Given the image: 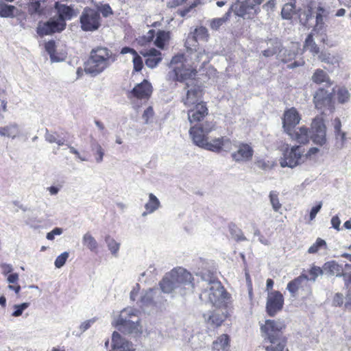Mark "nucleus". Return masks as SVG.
<instances>
[{"mask_svg":"<svg viewBox=\"0 0 351 351\" xmlns=\"http://www.w3.org/2000/svg\"><path fill=\"white\" fill-rule=\"evenodd\" d=\"M187 117L190 123L194 125L189 129V135L193 143L199 147L215 153L230 152L232 149L233 141L228 136L214 138L209 141V134L215 130L214 121L201 123L208 115L209 110L206 101L187 108Z\"/></svg>","mask_w":351,"mask_h":351,"instance_id":"1","label":"nucleus"},{"mask_svg":"<svg viewBox=\"0 0 351 351\" xmlns=\"http://www.w3.org/2000/svg\"><path fill=\"white\" fill-rule=\"evenodd\" d=\"M287 325L283 320L266 319L260 325L263 338L261 347L265 351H289L288 337L285 335Z\"/></svg>","mask_w":351,"mask_h":351,"instance_id":"2","label":"nucleus"},{"mask_svg":"<svg viewBox=\"0 0 351 351\" xmlns=\"http://www.w3.org/2000/svg\"><path fill=\"white\" fill-rule=\"evenodd\" d=\"M193 275L186 269L174 268L167 273L159 282L163 293H170L179 289L182 294H186V290L193 292L195 289Z\"/></svg>","mask_w":351,"mask_h":351,"instance_id":"3","label":"nucleus"},{"mask_svg":"<svg viewBox=\"0 0 351 351\" xmlns=\"http://www.w3.org/2000/svg\"><path fill=\"white\" fill-rule=\"evenodd\" d=\"M287 134L293 141L300 144H307L310 138L318 145L322 146L326 143V127L324 119L317 116L313 119L311 127V132L306 126H302L298 129L293 130Z\"/></svg>","mask_w":351,"mask_h":351,"instance_id":"4","label":"nucleus"},{"mask_svg":"<svg viewBox=\"0 0 351 351\" xmlns=\"http://www.w3.org/2000/svg\"><path fill=\"white\" fill-rule=\"evenodd\" d=\"M313 7L311 0L302 3L298 8H296V0H289L283 5L281 15L285 19H291L295 16L302 25L307 26L313 19Z\"/></svg>","mask_w":351,"mask_h":351,"instance_id":"5","label":"nucleus"},{"mask_svg":"<svg viewBox=\"0 0 351 351\" xmlns=\"http://www.w3.org/2000/svg\"><path fill=\"white\" fill-rule=\"evenodd\" d=\"M209 289L204 290L199 295L202 300H208L217 308L228 309L230 295L218 280H211Z\"/></svg>","mask_w":351,"mask_h":351,"instance_id":"6","label":"nucleus"},{"mask_svg":"<svg viewBox=\"0 0 351 351\" xmlns=\"http://www.w3.org/2000/svg\"><path fill=\"white\" fill-rule=\"evenodd\" d=\"M112 53L106 47H97L90 52L89 73L94 75L102 72L112 58Z\"/></svg>","mask_w":351,"mask_h":351,"instance_id":"7","label":"nucleus"},{"mask_svg":"<svg viewBox=\"0 0 351 351\" xmlns=\"http://www.w3.org/2000/svg\"><path fill=\"white\" fill-rule=\"evenodd\" d=\"M185 56L184 54L178 53L175 55L171 62L170 65L173 67L175 74L174 81L182 82L185 80L195 78L197 71L192 67H186L184 65Z\"/></svg>","mask_w":351,"mask_h":351,"instance_id":"8","label":"nucleus"},{"mask_svg":"<svg viewBox=\"0 0 351 351\" xmlns=\"http://www.w3.org/2000/svg\"><path fill=\"white\" fill-rule=\"evenodd\" d=\"M260 4L253 1L251 4L248 1L237 0L232 4L226 15L230 16L232 12L235 15L246 19H254L258 13L260 9L258 7Z\"/></svg>","mask_w":351,"mask_h":351,"instance_id":"9","label":"nucleus"},{"mask_svg":"<svg viewBox=\"0 0 351 351\" xmlns=\"http://www.w3.org/2000/svg\"><path fill=\"white\" fill-rule=\"evenodd\" d=\"M304 148L300 145L287 147L283 152V156L280 160L281 167L294 168L305 162L304 158Z\"/></svg>","mask_w":351,"mask_h":351,"instance_id":"10","label":"nucleus"},{"mask_svg":"<svg viewBox=\"0 0 351 351\" xmlns=\"http://www.w3.org/2000/svg\"><path fill=\"white\" fill-rule=\"evenodd\" d=\"M313 101L315 108L322 111L323 114L325 110H329L332 112L335 110V101L333 99V93H329L324 88H317L313 97Z\"/></svg>","mask_w":351,"mask_h":351,"instance_id":"11","label":"nucleus"},{"mask_svg":"<svg viewBox=\"0 0 351 351\" xmlns=\"http://www.w3.org/2000/svg\"><path fill=\"white\" fill-rule=\"evenodd\" d=\"M285 304L283 294L279 291H271L267 293L265 310L270 317H274L281 311Z\"/></svg>","mask_w":351,"mask_h":351,"instance_id":"12","label":"nucleus"},{"mask_svg":"<svg viewBox=\"0 0 351 351\" xmlns=\"http://www.w3.org/2000/svg\"><path fill=\"white\" fill-rule=\"evenodd\" d=\"M184 88L186 93L182 97L181 101L186 108L196 105L202 101L204 92L200 86L186 83Z\"/></svg>","mask_w":351,"mask_h":351,"instance_id":"13","label":"nucleus"},{"mask_svg":"<svg viewBox=\"0 0 351 351\" xmlns=\"http://www.w3.org/2000/svg\"><path fill=\"white\" fill-rule=\"evenodd\" d=\"M66 26V22H60L58 19L51 18L46 22L40 21L36 28L37 34L43 37L62 32Z\"/></svg>","mask_w":351,"mask_h":351,"instance_id":"14","label":"nucleus"},{"mask_svg":"<svg viewBox=\"0 0 351 351\" xmlns=\"http://www.w3.org/2000/svg\"><path fill=\"white\" fill-rule=\"evenodd\" d=\"M153 87L147 80H143L141 83L135 85L128 94L129 99L136 98L139 100H148L152 94Z\"/></svg>","mask_w":351,"mask_h":351,"instance_id":"15","label":"nucleus"},{"mask_svg":"<svg viewBox=\"0 0 351 351\" xmlns=\"http://www.w3.org/2000/svg\"><path fill=\"white\" fill-rule=\"evenodd\" d=\"M136 315L133 313H130L128 310H123L117 319L116 320L115 325L121 330L123 328L125 331L132 332L134 330L137 329L139 326V320H132V318L135 317Z\"/></svg>","mask_w":351,"mask_h":351,"instance_id":"16","label":"nucleus"},{"mask_svg":"<svg viewBox=\"0 0 351 351\" xmlns=\"http://www.w3.org/2000/svg\"><path fill=\"white\" fill-rule=\"evenodd\" d=\"M301 120V114L298 110L291 107L285 110L282 117V128L286 134L294 130Z\"/></svg>","mask_w":351,"mask_h":351,"instance_id":"17","label":"nucleus"},{"mask_svg":"<svg viewBox=\"0 0 351 351\" xmlns=\"http://www.w3.org/2000/svg\"><path fill=\"white\" fill-rule=\"evenodd\" d=\"M209 34L208 29L203 26L196 27L186 39L185 45L190 50H197L198 40L208 41Z\"/></svg>","mask_w":351,"mask_h":351,"instance_id":"18","label":"nucleus"},{"mask_svg":"<svg viewBox=\"0 0 351 351\" xmlns=\"http://www.w3.org/2000/svg\"><path fill=\"white\" fill-rule=\"evenodd\" d=\"M254 149L250 143H241L238 149L231 154L232 158L237 162H247L252 159Z\"/></svg>","mask_w":351,"mask_h":351,"instance_id":"19","label":"nucleus"},{"mask_svg":"<svg viewBox=\"0 0 351 351\" xmlns=\"http://www.w3.org/2000/svg\"><path fill=\"white\" fill-rule=\"evenodd\" d=\"M221 308H217L210 312L208 316L206 319V322L208 325L213 328H217L220 327L223 323L230 316V313L227 309L225 311L220 312ZM206 317V315H204Z\"/></svg>","mask_w":351,"mask_h":351,"instance_id":"20","label":"nucleus"},{"mask_svg":"<svg viewBox=\"0 0 351 351\" xmlns=\"http://www.w3.org/2000/svg\"><path fill=\"white\" fill-rule=\"evenodd\" d=\"M303 50L304 51H309L313 56L319 55V59L322 62H330V57L329 54L328 56H326L325 53H321L319 54L320 50L319 47L317 46V45L315 43V40H313V34L311 33L309 34L304 41V45H303Z\"/></svg>","mask_w":351,"mask_h":351,"instance_id":"21","label":"nucleus"},{"mask_svg":"<svg viewBox=\"0 0 351 351\" xmlns=\"http://www.w3.org/2000/svg\"><path fill=\"white\" fill-rule=\"evenodd\" d=\"M54 8L57 10L58 14V19L60 22H66V21L71 20L78 14V11L75 10L73 7L60 2H56Z\"/></svg>","mask_w":351,"mask_h":351,"instance_id":"22","label":"nucleus"},{"mask_svg":"<svg viewBox=\"0 0 351 351\" xmlns=\"http://www.w3.org/2000/svg\"><path fill=\"white\" fill-rule=\"evenodd\" d=\"M141 54L145 58V64L151 69H154L162 61V53L155 48H151L147 51H141Z\"/></svg>","mask_w":351,"mask_h":351,"instance_id":"23","label":"nucleus"},{"mask_svg":"<svg viewBox=\"0 0 351 351\" xmlns=\"http://www.w3.org/2000/svg\"><path fill=\"white\" fill-rule=\"evenodd\" d=\"M311 80L317 85L325 84L326 87H330L333 84V81L330 79L328 74L322 69H317L312 75Z\"/></svg>","mask_w":351,"mask_h":351,"instance_id":"24","label":"nucleus"},{"mask_svg":"<svg viewBox=\"0 0 351 351\" xmlns=\"http://www.w3.org/2000/svg\"><path fill=\"white\" fill-rule=\"evenodd\" d=\"M130 346H132L128 341H125L121 335L114 332L112 336V350L110 351H131Z\"/></svg>","mask_w":351,"mask_h":351,"instance_id":"25","label":"nucleus"},{"mask_svg":"<svg viewBox=\"0 0 351 351\" xmlns=\"http://www.w3.org/2000/svg\"><path fill=\"white\" fill-rule=\"evenodd\" d=\"M311 1L313 2V10L315 9V27L322 28L324 25V19L328 17L329 12L326 9L323 3L319 2L317 5H315V1L313 0Z\"/></svg>","mask_w":351,"mask_h":351,"instance_id":"26","label":"nucleus"},{"mask_svg":"<svg viewBox=\"0 0 351 351\" xmlns=\"http://www.w3.org/2000/svg\"><path fill=\"white\" fill-rule=\"evenodd\" d=\"M230 343V336L227 334H222L213 342V351H229Z\"/></svg>","mask_w":351,"mask_h":351,"instance_id":"27","label":"nucleus"},{"mask_svg":"<svg viewBox=\"0 0 351 351\" xmlns=\"http://www.w3.org/2000/svg\"><path fill=\"white\" fill-rule=\"evenodd\" d=\"M304 280H308V276L306 274H302L287 284V290L293 296H295L299 289L302 287V284Z\"/></svg>","mask_w":351,"mask_h":351,"instance_id":"28","label":"nucleus"},{"mask_svg":"<svg viewBox=\"0 0 351 351\" xmlns=\"http://www.w3.org/2000/svg\"><path fill=\"white\" fill-rule=\"evenodd\" d=\"M332 93L339 104H345L350 100V94L345 86H336L332 88Z\"/></svg>","mask_w":351,"mask_h":351,"instance_id":"29","label":"nucleus"},{"mask_svg":"<svg viewBox=\"0 0 351 351\" xmlns=\"http://www.w3.org/2000/svg\"><path fill=\"white\" fill-rule=\"evenodd\" d=\"M171 38V33L165 30H159L156 34L154 45L159 49H163L169 43Z\"/></svg>","mask_w":351,"mask_h":351,"instance_id":"30","label":"nucleus"},{"mask_svg":"<svg viewBox=\"0 0 351 351\" xmlns=\"http://www.w3.org/2000/svg\"><path fill=\"white\" fill-rule=\"evenodd\" d=\"M335 138L340 141L341 146L343 147L346 141V133L341 130V122L339 118H335L332 121Z\"/></svg>","mask_w":351,"mask_h":351,"instance_id":"31","label":"nucleus"},{"mask_svg":"<svg viewBox=\"0 0 351 351\" xmlns=\"http://www.w3.org/2000/svg\"><path fill=\"white\" fill-rule=\"evenodd\" d=\"M293 49H285L282 52V61L284 62H288L293 60L297 54L298 53L299 50V44L297 43L295 44H293L292 46Z\"/></svg>","mask_w":351,"mask_h":351,"instance_id":"32","label":"nucleus"},{"mask_svg":"<svg viewBox=\"0 0 351 351\" xmlns=\"http://www.w3.org/2000/svg\"><path fill=\"white\" fill-rule=\"evenodd\" d=\"M46 51L49 53L50 58L52 61L58 62L63 58L58 57L56 54V45L53 40H50L45 44Z\"/></svg>","mask_w":351,"mask_h":351,"instance_id":"33","label":"nucleus"},{"mask_svg":"<svg viewBox=\"0 0 351 351\" xmlns=\"http://www.w3.org/2000/svg\"><path fill=\"white\" fill-rule=\"evenodd\" d=\"M160 206V202L158 199L153 194L149 193V201L145 204V209L146 213H145L143 215H145L146 213H152L154 212L156 210H157Z\"/></svg>","mask_w":351,"mask_h":351,"instance_id":"34","label":"nucleus"},{"mask_svg":"<svg viewBox=\"0 0 351 351\" xmlns=\"http://www.w3.org/2000/svg\"><path fill=\"white\" fill-rule=\"evenodd\" d=\"M101 25V17L98 12L92 11L89 14V31L97 29Z\"/></svg>","mask_w":351,"mask_h":351,"instance_id":"35","label":"nucleus"},{"mask_svg":"<svg viewBox=\"0 0 351 351\" xmlns=\"http://www.w3.org/2000/svg\"><path fill=\"white\" fill-rule=\"evenodd\" d=\"M322 269L324 272L325 271L329 275H334L337 274V276H338V273L340 271V267L335 261H328L325 263Z\"/></svg>","mask_w":351,"mask_h":351,"instance_id":"36","label":"nucleus"},{"mask_svg":"<svg viewBox=\"0 0 351 351\" xmlns=\"http://www.w3.org/2000/svg\"><path fill=\"white\" fill-rule=\"evenodd\" d=\"M15 6L0 3V16L3 18L13 17Z\"/></svg>","mask_w":351,"mask_h":351,"instance_id":"37","label":"nucleus"},{"mask_svg":"<svg viewBox=\"0 0 351 351\" xmlns=\"http://www.w3.org/2000/svg\"><path fill=\"white\" fill-rule=\"evenodd\" d=\"M341 276L345 281V285L348 289V296L351 299V265L346 264L345 265V271Z\"/></svg>","mask_w":351,"mask_h":351,"instance_id":"38","label":"nucleus"},{"mask_svg":"<svg viewBox=\"0 0 351 351\" xmlns=\"http://www.w3.org/2000/svg\"><path fill=\"white\" fill-rule=\"evenodd\" d=\"M91 151L96 162H101L104 155V148L99 144L95 143L92 145Z\"/></svg>","mask_w":351,"mask_h":351,"instance_id":"39","label":"nucleus"},{"mask_svg":"<svg viewBox=\"0 0 351 351\" xmlns=\"http://www.w3.org/2000/svg\"><path fill=\"white\" fill-rule=\"evenodd\" d=\"M156 36V32L154 29L149 30L145 35L139 36L137 38L138 43L141 46H145L149 44Z\"/></svg>","mask_w":351,"mask_h":351,"instance_id":"40","label":"nucleus"},{"mask_svg":"<svg viewBox=\"0 0 351 351\" xmlns=\"http://www.w3.org/2000/svg\"><path fill=\"white\" fill-rule=\"evenodd\" d=\"M278 192L276 191H271L269 193V200L271 202V204L272 206V208L274 211L278 212L280 208H282V204L280 202L279 198H278Z\"/></svg>","mask_w":351,"mask_h":351,"instance_id":"41","label":"nucleus"},{"mask_svg":"<svg viewBox=\"0 0 351 351\" xmlns=\"http://www.w3.org/2000/svg\"><path fill=\"white\" fill-rule=\"evenodd\" d=\"M230 232L232 237L237 241L246 240L241 229L238 228L234 224L230 226Z\"/></svg>","mask_w":351,"mask_h":351,"instance_id":"42","label":"nucleus"},{"mask_svg":"<svg viewBox=\"0 0 351 351\" xmlns=\"http://www.w3.org/2000/svg\"><path fill=\"white\" fill-rule=\"evenodd\" d=\"M27 11L31 15L34 14H41L40 2L38 0H31L27 3Z\"/></svg>","mask_w":351,"mask_h":351,"instance_id":"43","label":"nucleus"},{"mask_svg":"<svg viewBox=\"0 0 351 351\" xmlns=\"http://www.w3.org/2000/svg\"><path fill=\"white\" fill-rule=\"evenodd\" d=\"M326 247V243L321 238H317L315 243H313L308 250L309 254L317 253L320 248Z\"/></svg>","mask_w":351,"mask_h":351,"instance_id":"44","label":"nucleus"},{"mask_svg":"<svg viewBox=\"0 0 351 351\" xmlns=\"http://www.w3.org/2000/svg\"><path fill=\"white\" fill-rule=\"evenodd\" d=\"M106 242L108 245V249L110 250L112 254H116L120 247V243L117 242L113 238L110 236L106 237Z\"/></svg>","mask_w":351,"mask_h":351,"instance_id":"45","label":"nucleus"},{"mask_svg":"<svg viewBox=\"0 0 351 351\" xmlns=\"http://www.w3.org/2000/svg\"><path fill=\"white\" fill-rule=\"evenodd\" d=\"M203 2L202 0H194L191 4L183 9L178 10L177 13L179 16L184 17L189 12H191L193 8L197 7V5L202 4Z\"/></svg>","mask_w":351,"mask_h":351,"instance_id":"46","label":"nucleus"},{"mask_svg":"<svg viewBox=\"0 0 351 351\" xmlns=\"http://www.w3.org/2000/svg\"><path fill=\"white\" fill-rule=\"evenodd\" d=\"M133 71L134 72H139L141 71L143 68V62L142 58L138 55V53H136V55L133 56Z\"/></svg>","mask_w":351,"mask_h":351,"instance_id":"47","label":"nucleus"},{"mask_svg":"<svg viewBox=\"0 0 351 351\" xmlns=\"http://www.w3.org/2000/svg\"><path fill=\"white\" fill-rule=\"evenodd\" d=\"M308 273L310 275L308 280L315 281L318 276L324 274V270L319 267L313 265L309 269Z\"/></svg>","mask_w":351,"mask_h":351,"instance_id":"48","label":"nucleus"},{"mask_svg":"<svg viewBox=\"0 0 351 351\" xmlns=\"http://www.w3.org/2000/svg\"><path fill=\"white\" fill-rule=\"evenodd\" d=\"M69 258V253L66 252H64L60 254L55 261V266L57 268L62 267L66 263L67 258Z\"/></svg>","mask_w":351,"mask_h":351,"instance_id":"49","label":"nucleus"},{"mask_svg":"<svg viewBox=\"0 0 351 351\" xmlns=\"http://www.w3.org/2000/svg\"><path fill=\"white\" fill-rule=\"evenodd\" d=\"M97 12H101L104 17H108L113 14V11L109 4H104L97 8Z\"/></svg>","mask_w":351,"mask_h":351,"instance_id":"50","label":"nucleus"},{"mask_svg":"<svg viewBox=\"0 0 351 351\" xmlns=\"http://www.w3.org/2000/svg\"><path fill=\"white\" fill-rule=\"evenodd\" d=\"M230 16H226V14L221 18L215 19L212 21L210 27L212 29H217L221 27L228 19Z\"/></svg>","mask_w":351,"mask_h":351,"instance_id":"51","label":"nucleus"},{"mask_svg":"<svg viewBox=\"0 0 351 351\" xmlns=\"http://www.w3.org/2000/svg\"><path fill=\"white\" fill-rule=\"evenodd\" d=\"M29 304L24 302L21 304H16L14 306L15 311L12 313L13 317H19L22 315L23 311L29 306Z\"/></svg>","mask_w":351,"mask_h":351,"instance_id":"52","label":"nucleus"},{"mask_svg":"<svg viewBox=\"0 0 351 351\" xmlns=\"http://www.w3.org/2000/svg\"><path fill=\"white\" fill-rule=\"evenodd\" d=\"M255 165L262 170H267L271 168L272 165L269 161H266L264 159H259L255 162Z\"/></svg>","mask_w":351,"mask_h":351,"instance_id":"53","label":"nucleus"},{"mask_svg":"<svg viewBox=\"0 0 351 351\" xmlns=\"http://www.w3.org/2000/svg\"><path fill=\"white\" fill-rule=\"evenodd\" d=\"M57 134L56 133H49L48 131L45 134V138L47 141L49 143H56L57 144L62 145L63 143L61 141V140H58L57 138Z\"/></svg>","mask_w":351,"mask_h":351,"instance_id":"54","label":"nucleus"},{"mask_svg":"<svg viewBox=\"0 0 351 351\" xmlns=\"http://www.w3.org/2000/svg\"><path fill=\"white\" fill-rule=\"evenodd\" d=\"M82 28L84 31H88V10L84 8L83 14L80 18Z\"/></svg>","mask_w":351,"mask_h":351,"instance_id":"55","label":"nucleus"},{"mask_svg":"<svg viewBox=\"0 0 351 351\" xmlns=\"http://www.w3.org/2000/svg\"><path fill=\"white\" fill-rule=\"evenodd\" d=\"M154 112L153 108L149 106L145 110L143 114V119L145 120V123H148L149 119L154 117Z\"/></svg>","mask_w":351,"mask_h":351,"instance_id":"56","label":"nucleus"},{"mask_svg":"<svg viewBox=\"0 0 351 351\" xmlns=\"http://www.w3.org/2000/svg\"><path fill=\"white\" fill-rule=\"evenodd\" d=\"M319 152V149L317 147L310 148L306 154L304 153V158L305 162L307 160H311L312 158V157L313 156H315Z\"/></svg>","mask_w":351,"mask_h":351,"instance_id":"57","label":"nucleus"},{"mask_svg":"<svg viewBox=\"0 0 351 351\" xmlns=\"http://www.w3.org/2000/svg\"><path fill=\"white\" fill-rule=\"evenodd\" d=\"M62 233V229L60 228H55L51 232L47 234V239L52 241L54 239L56 235H60Z\"/></svg>","mask_w":351,"mask_h":351,"instance_id":"58","label":"nucleus"},{"mask_svg":"<svg viewBox=\"0 0 351 351\" xmlns=\"http://www.w3.org/2000/svg\"><path fill=\"white\" fill-rule=\"evenodd\" d=\"M343 303V295L341 293H336L332 300V304L335 306H341Z\"/></svg>","mask_w":351,"mask_h":351,"instance_id":"59","label":"nucleus"},{"mask_svg":"<svg viewBox=\"0 0 351 351\" xmlns=\"http://www.w3.org/2000/svg\"><path fill=\"white\" fill-rule=\"evenodd\" d=\"M186 1L185 0H170L167 3V7L169 8H176L178 6H180L185 3Z\"/></svg>","mask_w":351,"mask_h":351,"instance_id":"60","label":"nucleus"},{"mask_svg":"<svg viewBox=\"0 0 351 351\" xmlns=\"http://www.w3.org/2000/svg\"><path fill=\"white\" fill-rule=\"evenodd\" d=\"M141 302L142 303L141 306H148L153 303V300L149 293H146L141 298Z\"/></svg>","mask_w":351,"mask_h":351,"instance_id":"61","label":"nucleus"},{"mask_svg":"<svg viewBox=\"0 0 351 351\" xmlns=\"http://www.w3.org/2000/svg\"><path fill=\"white\" fill-rule=\"evenodd\" d=\"M322 204L319 202L316 206H313L310 212V219L313 220L316 217L317 213L320 210Z\"/></svg>","mask_w":351,"mask_h":351,"instance_id":"62","label":"nucleus"},{"mask_svg":"<svg viewBox=\"0 0 351 351\" xmlns=\"http://www.w3.org/2000/svg\"><path fill=\"white\" fill-rule=\"evenodd\" d=\"M278 47H274V48H271V49H267L264 51H263V55L265 56V57H271V56H273L274 55H275L277 52H278Z\"/></svg>","mask_w":351,"mask_h":351,"instance_id":"63","label":"nucleus"},{"mask_svg":"<svg viewBox=\"0 0 351 351\" xmlns=\"http://www.w3.org/2000/svg\"><path fill=\"white\" fill-rule=\"evenodd\" d=\"M331 224H332V226L336 229L337 230H340V224H341V221L339 218L338 216L335 215V216H333L331 219Z\"/></svg>","mask_w":351,"mask_h":351,"instance_id":"64","label":"nucleus"}]
</instances>
